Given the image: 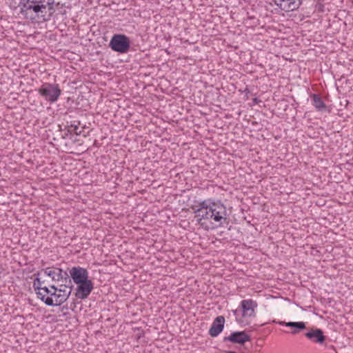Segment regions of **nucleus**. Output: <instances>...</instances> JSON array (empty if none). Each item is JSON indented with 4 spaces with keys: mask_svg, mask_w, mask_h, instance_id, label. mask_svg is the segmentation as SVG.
I'll return each instance as SVG.
<instances>
[{
    "mask_svg": "<svg viewBox=\"0 0 353 353\" xmlns=\"http://www.w3.org/2000/svg\"><path fill=\"white\" fill-rule=\"evenodd\" d=\"M287 327H290L292 328L291 331V334H296L299 333L301 330H303L306 328L305 323L303 321L299 322H288L286 323Z\"/></svg>",
    "mask_w": 353,
    "mask_h": 353,
    "instance_id": "4468645a",
    "label": "nucleus"
},
{
    "mask_svg": "<svg viewBox=\"0 0 353 353\" xmlns=\"http://www.w3.org/2000/svg\"><path fill=\"white\" fill-rule=\"evenodd\" d=\"M42 272H43L45 275L51 277L52 281H65V283L68 282L69 284H71V279L68 273L59 268H46L42 270Z\"/></svg>",
    "mask_w": 353,
    "mask_h": 353,
    "instance_id": "423d86ee",
    "label": "nucleus"
},
{
    "mask_svg": "<svg viewBox=\"0 0 353 353\" xmlns=\"http://www.w3.org/2000/svg\"><path fill=\"white\" fill-rule=\"evenodd\" d=\"M109 46L114 52L122 54L126 53L130 49V41L125 34H114L110 39Z\"/></svg>",
    "mask_w": 353,
    "mask_h": 353,
    "instance_id": "20e7f679",
    "label": "nucleus"
},
{
    "mask_svg": "<svg viewBox=\"0 0 353 353\" xmlns=\"http://www.w3.org/2000/svg\"><path fill=\"white\" fill-rule=\"evenodd\" d=\"M141 249H143V251H145V248H142V247L139 246V247H138V248H137V252H139V253H141V252H142V251H141Z\"/></svg>",
    "mask_w": 353,
    "mask_h": 353,
    "instance_id": "4be33fe9",
    "label": "nucleus"
},
{
    "mask_svg": "<svg viewBox=\"0 0 353 353\" xmlns=\"http://www.w3.org/2000/svg\"><path fill=\"white\" fill-rule=\"evenodd\" d=\"M38 92L50 103L56 102L61 94V90L57 84L44 83L38 89Z\"/></svg>",
    "mask_w": 353,
    "mask_h": 353,
    "instance_id": "7ed1b4c3",
    "label": "nucleus"
},
{
    "mask_svg": "<svg viewBox=\"0 0 353 353\" xmlns=\"http://www.w3.org/2000/svg\"><path fill=\"white\" fill-rule=\"evenodd\" d=\"M152 247H154V244H152V246H149V247H148V251H147V252H150V251H151V250H152Z\"/></svg>",
    "mask_w": 353,
    "mask_h": 353,
    "instance_id": "5701e85b",
    "label": "nucleus"
},
{
    "mask_svg": "<svg viewBox=\"0 0 353 353\" xmlns=\"http://www.w3.org/2000/svg\"><path fill=\"white\" fill-rule=\"evenodd\" d=\"M61 285V288L58 289L57 292L61 294L68 293L69 296L72 292V283L69 284L68 282L65 283V281Z\"/></svg>",
    "mask_w": 353,
    "mask_h": 353,
    "instance_id": "f3484780",
    "label": "nucleus"
},
{
    "mask_svg": "<svg viewBox=\"0 0 353 353\" xmlns=\"http://www.w3.org/2000/svg\"><path fill=\"white\" fill-rule=\"evenodd\" d=\"M287 323L288 322H285V321H278V322H276V323H278V324H279L281 325H285V326H286V323Z\"/></svg>",
    "mask_w": 353,
    "mask_h": 353,
    "instance_id": "412c9836",
    "label": "nucleus"
},
{
    "mask_svg": "<svg viewBox=\"0 0 353 353\" xmlns=\"http://www.w3.org/2000/svg\"><path fill=\"white\" fill-rule=\"evenodd\" d=\"M313 105L316 108L318 111H323L325 109L326 105L322 99L316 94H313L312 95Z\"/></svg>",
    "mask_w": 353,
    "mask_h": 353,
    "instance_id": "2eb2a0df",
    "label": "nucleus"
},
{
    "mask_svg": "<svg viewBox=\"0 0 353 353\" xmlns=\"http://www.w3.org/2000/svg\"><path fill=\"white\" fill-rule=\"evenodd\" d=\"M305 336L312 342L319 344H323L326 339L322 330L319 328L311 329L305 334Z\"/></svg>",
    "mask_w": 353,
    "mask_h": 353,
    "instance_id": "ddd939ff",
    "label": "nucleus"
},
{
    "mask_svg": "<svg viewBox=\"0 0 353 353\" xmlns=\"http://www.w3.org/2000/svg\"><path fill=\"white\" fill-rule=\"evenodd\" d=\"M307 246L311 245L310 249L311 252L310 254L314 256H316L319 253H321V250H319V248H321L320 246H318L316 244L315 245V247H313L311 244H306Z\"/></svg>",
    "mask_w": 353,
    "mask_h": 353,
    "instance_id": "6ab92c4d",
    "label": "nucleus"
},
{
    "mask_svg": "<svg viewBox=\"0 0 353 353\" xmlns=\"http://www.w3.org/2000/svg\"><path fill=\"white\" fill-rule=\"evenodd\" d=\"M251 336L247 334L245 331H236L232 332L228 336H225L223 339V342L230 341L232 343H237L243 345L245 350H249V348L245 345V343L250 341Z\"/></svg>",
    "mask_w": 353,
    "mask_h": 353,
    "instance_id": "0eeeda50",
    "label": "nucleus"
},
{
    "mask_svg": "<svg viewBox=\"0 0 353 353\" xmlns=\"http://www.w3.org/2000/svg\"><path fill=\"white\" fill-rule=\"evenodd\" d=\"M93 288V283L90 280L78 284L76 296L80 299H86L92 291Z\"/></svg>",
    "mask_w": 353,
    "mask_h": 353,
    "instance_id": "9d476101",
    "label": "nucleus"
},
{
    "mask_svg": "<svg viewBox=\"0 0 353 353\" xmlns=\"http://www.w3.org/2000/svg\"><path fill=\"white\" fill-rule=\"evenodd\" d=\"M79 124V122H78L77 124H76V123L71 124V125H70L71 129L70 130V131L74 132L76 134H81V131H78Z\"/></svg>",
    "mask_w": 353,
    "mask_h": 353,
    "instance_id": "aec40b11",
    "label": "nucleus"
},
{
    "mask_svg": "<svg viewBox=\"0 0 353 353\" xmlns=\"http://www.w3.org/2000/svg\"><path fill=\"white\" fill-rule=\"evenodd\" d=\"M20 12L30 21H48L54 13V0H21Z\"/></svg>",
    "mask_w": 353,
    "mask_h": 353,
    "instance_id": "f03ea898",
    "label": "nucleus"
},
{
    "mask_svg": "<svg viewBox=\"0 0 353 353\" xmlns=\"http://www.w3.org/2000/svg\"><path fill=\"white\" fill-rule=\"evenodd\" d=\"M274 4L285 12L295 10L301 4V0H274Z\"/></svg>",
    "mask_w": 353,
    "mask_h": 353,
    "instance_id": "1a4fd4ad",
    "label": "nucleus"
},
{
    "mask_svg": "<svg viewBox=\"0 0 353 353\" xmlns=\"http://www.w3.org/2000/svg\"><path fill=\"white\" fill-rule=\"evenodd\" d=\"M228 212L225 205L220 201L208 199L199 203L194 211V219L205 230L213 229L227 223Z\"/></svg>",
    "mask_w": 353,
    "mask_h": 353,
    "instance_id": "f257e3e1",
    "label": "nucleus"
},
{
    "mask_svg": "<svg viewBox=\"0 0 353 353\" xmlns=\"http://www.w3.org/2000/svg\"><path fill=\"white\" fill-rule=\"evenodd\" d=\"M52 289L50 295L45 298L44 303L48 306L61 305L68 299V294H61L57 292L58 288L55 285H50Z\"/></svg>",
    "mask_w": 353,
    "mask_h": 353,
    "instance_id": "39448f33",
    "label": "nucleus"
},
{
    "mask_svg": "<svg viewBox=\"0 0 353 353\" xmlns=\"http://www.w3.org/2000/svg\"><path fill=\"white\" fill-rule=\"evenodd\" d=\"M39 275L40 273H38L37 276L34 279L33 282V288L37 292L41 290V288L43 287L42 285L45 283V281H42Z\"/></svg>",
    "mask_w": 353,
    "mask_h": 353,
    "instance_id": "a211bd4d",
    "label": "nucleus"
},
{
    "mask_svg": "<svg viewBox=\"0 0 353 353\" xmlns=\"http://www.w3.org/2000/svg\"><path fill=\"white\" fill-rule=\"evenodd\" d=\"M70 276L76 284L81 283L88 280V272L81 267H73L70 271Z\"/></svg>",
    "mask_w": 353,
    "mask_h": 353,
    "instance_id": "6e6552de",
    "label": "nucleus"
},
{
    "mask_svg": "<svg viewBox=\"0 0 353 353\" xmlns=\"http://www.w3.org/2000/svg\"><path fill=\"white\" fill-rule=\"evenodd\" d=\"M257 303L252 299H245L241 302V307L243 316H254L255 309L257 307Z\"/></svg>",
    "mask_w": 353,
    "mask_h": 353,
    "instance_id": "9b49d317",
    "label": "nucleus"
},
{
    "mask_svg": "<svg viewBox=\"0 0 353 353\" xmlns=\"http://www.w3.org/2000/svg\"><path fill=\"white\" fill-rule=\"evenodd\" d=\"M52 289L47 286H43L41 288V290L37 292V294L39 299H40L43 302L45 301V298L50 295Z\"/></svg>",
    "mask_w": 353,
    "mask_h": 353,
    "instance_id": "dca6fc26",
    "label": "nucleus"
},
{
    "mask_svg": "<svg viewBox=\"0 0 353 353\" xmlns=\"http://www.w3.org/2000/svg\"><path fill=\"white\" fill-rule=\"evenodd\" d=\"M225 318L223 316H216L209 330V334L212 337L217 336L223 330Z\"/></svg>",
    "mask_w": 353,
    "mask_h": 353,
    "instance_id": "f8f14e48",
    "label": "nucleus"
}]
</instances>
